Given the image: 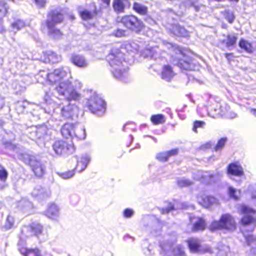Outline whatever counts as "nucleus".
Segmentation results:
<instances>
[{"instance_id": "obj_1", "label": "nucleus", "mask_w": 256, "mask_h": 256, "mask_svg": "<svg viewBox=\"0 0 256 256\" xmlns=\"http://www.w3.org/2000/svg\"><path fill=\"white\" fill-rule=\"evenodd\" d=\"M38 75L44 77L50 84H55V90L58 94L66 100L64 104H60L62 118L68 119L77 114L78 108L74 104H72L70 101L79 100L81 98V94L74 88L71 82L64 80L66 78L71 77L70 68L67 66L61 67L49 73L40 71Z\"/></svg>"}, {"instance_id": "obj_2", "label": "nucleus", "mask_w": 256, "mask_h": 256, "mask_svg": "<svg viewBox=\"0 0 256 256\" xmlns=\"http://www.w3.org/2000/svg\"><path fill=\"white\" fill-rule=\"evenodd\" d=\"M106 60L111 67L113 76L122 82L129 80L128 66L125 60L124 54L118 48H113L106 56Z\"/></svg>"}, {"instance_id": "obj_3", "label": "nucleus", "mask_w": 256, "mask_h": 256, "mask_svg": "<svg viewBox=\"0 0 256 256\" xmlns=\"http://www.w3.org/2000/svg\"><path fill=\"white\" fill-rule=\"evenodd\" d=\"M63 20L64 16L60 9L52 10L48 13L46 23L50 37L58 39L62 36L61 32L56 28L55 25L62 22Z\"/></svg>"}, {"instance_id": "obj_4", "label": "nucleus", "mask_w": 256, "mask_h": 256, "mask_svg": "<svg viewBox=\"0 0 256 256\" xmlns=\"http://www.w3.org/2000/svg\"><path fill=\"white\" fill-rule=\"evenodd\" d=\"M86 106L92 113L98 116L104 114L106 109L104 101L95 92L88 98Z\"/></svg>"}, {"instance_id": "obj_5", "label": "nucleus", "mask_w": 256, "mask_h": 256, "mask_svg": "<svg viewBox=\"0 0 256 256\" xmlns=\"http://www.w3.org/2000/svg\"><path fill=\"white\" fill-rule=\"evenodd\" d=\"M236 228V224L234 218L230 214H222L219 220L213 221L210 226L211 231L217 230H232Z\"/></svg>"}, {"instance_id": "obj_6", "label": "nucleus", "mask_w": 256, "mask_h": 256, "mask_svg": "<svg viewBox=\"0 0 256 256\" xmlns=\"http://www.w3.org/2000/svg\"><path fill=\"white\" fill-rule=\"evenodd\" d=\"M170 240L161 242L160 246L155 244H150L147 250H144L146 254H150L151 256H170Z\"/></svg>"}, {"instance_id": "obj_7", "label": "nucleus", "mask_w": 256, "mask_h": 256, "mask_svg": "<svg viewBox=\"0 0 256 256\" xmlns=\"http://www.w3.org/2000/svg\"><path fill=\"white\" fill-rule=\"evenodd\" d=\"M42 226L38 223H32L30 226H24L22 228L20 240L24 241L27 238L33 236L40 237L42 233Z\"/></svg>"}, {"instance_id": "obj_8", "label": "nucleus", "mask_w": 256, "mask_h": 256, "mask_svg": "<svg viewBox=\"0 0 256 256\" xmlns=\"http://www.w3.org/2000/svg\"><path fill=\"white\" fill-rule=\"evenodd\" d=\"M120 22L124 26L136 33L140 32L144 27L143 22L136 16L133 15L122 16Z\"/></svg>"}, {"instance_id": "obj_9", "label": "nucleus", "mask_w": 256, "mask_h": 256, "mask_svg": "<svg viewBox=\"0 0 256 256\" xmlns=\"http://www.w3.org/2000/svg\"><path fill=\"white\" fill-rule=\"evenodd\" d=\"M238 210L242 214H244L240 220L242 224L244 226L250 224L254 226L256 224V218L252 216L256 212L254 210L247 206L242 204L240 206Z\"/></svg>"}, {"instance_id": "obj_10", "label": "nucleus", "mask_w": 256, "mask_h": 256, "mask_svg": "<svg viewBox=\"0 0 256 256\" xmlns=\"http://www.w3.org/2000/svg\"><path fill=\"white\" fill-rule=\"evenodd\" d=\"M52 148L58 155L71 154L74 150V145L68 144L66 142L62 140L55 142Z\"/></svg>"}, {"instance_id": "obj_11", "label": "nucleus", "mask_w": 256, "mask_h": 256, "mask_svg": "<svg viewBox=\"0 0 256 256\" xmlns=\"http://www.w3.org/2000/svg\"><path fill=\"white\" fill-rule=\"evenodd\" d=\"M210 104L208 106V114L212 118L222 116L226 114V109L222 106L220 102L217 100H210Z\"/></svg>"}, {"instance_id": "obj_12", "label": "nucleus", "mask_w": 256, "mask_h": 256, "mask_svg": "<svg viewBox=\"0 0 256 256\" xmlns=\"http://www.w3.org/2000/svg\"><path fill=\"white\" fill-rule=\"evenodd\" d=\"M27 162V160L24 161ZM30 166L34 173L35 175L38 177L42 176L46 172V163L40 160L34 158H30L28 160Z\"/></svg>"}, {"instance_id": "obj_13", "label": "nucleus", "mask_w": 256, "mask_h": 256, "mask_svg": "<svg viewBox=\"0 0 256 256\" xmlns=\"http://www.w3.org/2000/svg\"><path fill=\"white\" fill-rule=\"evenodd\" d=\"M222 176V172H217L216 173L212 174H211L210 172H206L200 174V176H198L196 178L194 176V178L200 180L202 183L208 184L215 182L220 180Z\"/></svg>"}, {"instance_id": "obj_14", "label": "nucleus", "mask_w": 256, "mask_h": 256, "mask_svg": "<svg viewBox=\"0 0 256 256\" xmlns=\"http://www.w3.org/2000/svg\"><path fill=\"white\" fill-rule=\"evenodd\" d=\"M49 130L44 125L40 126L34 128V130L31 132L32 136H34V138L45 140L49 136Z\"/></svg>"}, {"instance_id": "obj_15", "label": "nucleus", "mask_w": 256, "mask_h": 256, "mask_svg": "<svg viewBox=\"0 0 256 256\" xmlns=\"http://www.w3.org/2000/svg\"><path fill=\"white\" fill-rule=\"evenodd\" d=\"M70 60L73 64L80 68H86L88 65L87 60L84 56L80 54H72Z\"/></svg>"}, {"instance_id": "obj_16", "label": "nucleus", "mask_w": 256, "mask_h": 256, "mask_svg": "<svg viewBox=\"0 0 256 256\" xmlns=\"http://www.w3.org/2000/svg\"><path fill=\"white\" fill-rule=\"evenodd\" d=\"M50 194L48 188H42L40 186H36L32 192V196L41 200L49 197Z\"/></svg>"}, {"instance_id": "obj_17", "label": "nucleus", "mask_w": 256, "mask_h": 256, "mask_svg": "<svg viewBox=\"0 0 256 256\" xmlns=\"http://www.w3.org/2000/svg\"><path fill=\"white\" fill-rule=\"evenodd\" d=\"M197 200L200 204L207 208L217 204L218 203V200L212 196H204L201 199L198 197Z\"/></svg>"}, {"instance_id": "obj_18", "label": "nucleus", "mask_w": 256, "mask_h": 256, "mask_svg": "<svg viewBox=\"0 0 256 256\" xmlns=\"http://www.w3.org/2000/svg\"><path fill=\"white\" fill-rule=\"evenodd\" d=\"M72 134L73 138H76L78 140H84L86 137L84 126L80 124H76L74 126Z\"/></svg>"}, {"instance_id": "obj_19", "label": "nucleus", "mask_w": 256, "mask_h": 256, "mask_svg": "<svg viewBox=\"0 0 256 256\" xmlns=\"http://www.w3.org/2000/svg\"><path fill=\"white\" fill-rule=\"evenodd\" d=\"M228 173L233 176H240L244 174V170L240 164L232 163L228 166Z\"/></svg>"}, {"instance_id": "obj_20", "label": "nucleus", "mask_w": 256, "mask_h": 256, "mask_svg": "<svg viewBox=\"0 0 256 256\" xmlns=\"http://www.w3.org/2000/svg\"><path fill=\"white\" fill-rule=\"evenodd\" d=\"M174 75L175 74L170 66L168 64L163 66L161 72V77L163 80L170 82Z\"/></svg>"}, {"instance_id": "obj_21", "label": "nucleus", "mask_w": 256, "mask_h": 256, "mask_svg": "<svg viewBox=\"0 0 256 256\" xmlns=\"http://www.w3.org/2000/svg\"><path fill=\"white\" fill-rule=\"evenodd\" d=\"M46 215L50 219L57 220L60 216L58 206L55 204H52L49 206L46 211Z\"/></svg>"}, {"instance_id": "obj_22", "label": "nucleus", "mask_w": 256, "mask_h": 256, "mask_svg": "<svg viewBox=\"0 0 256 256\" xmlns=\"http://www.w3.org/2000/svg\"><path fill=\"white\" fill-rule=\"evenodd\" d=\"M90 160V157L88 154H82L77 161L76 168L79 172H82L86 169Z\"/></svg>"}, {"instance_id": "obj_23", "label": "nucleus", "mask_w": 256, "mask_h": 256, "mask_svg": "<svg viewBox=\"0 0 256 256\" xmlns=\"http://www.w3.org/2000/svg\"><path fill=\"white\" fill-rule=\"evenodd\" d=\"M170 30L174 34L178 36H187L188 35V31L178 24H172Z\"/></svg>"}, {"instance_id": "obj_24", "label": "nucleus", "mask_w": 256, "mask_h": 256, "mask_svg": "<svg viewBox=\"0 0 256 256\" xmlns=\"http://www.w3.org/2000/svg\"><path fill=\"white\" fill-rule=\"evenodd\" d=\"M188 248L192 252L198 253L200 252V241L195 238H190L187 240Z\"/></svg>"}, {"instance_id": "obj_25", "label": "nucleus", "mask_w": 256, "mask_h": 256, "mask_svg": "<svg viewBox=\"0 0 256 256\" xmlns=\"http://www.w3.org/2000/svg\"><path fill=\"white\" fill-rule=\"evenodd\" d=\"M178 154L177 149H173L167 152H160L156 155V158L161 162H166L170 156L176 155Z\"/></svg>"}, {"instance_id": "obj_26", "label": "nucleus", "mask_w": 256, "mask_h": 256, "mask_svg": "<svg viewBox=\"0 0 256 256\" xmlns=\"http://www.w3.org/2000/svg\"><path fill=\"white\" fill-rule=\"evenodd\" d=\"M74 125L71 124H64L61 128V133L62 135L66 138L68 136L73 138L72 131Z\"/></svg>"}, {"instance_id": "obj_27", "label": "nucleus", "mask_w": 256, "mask_h": 256, "mask_svg": "<svg viewBox=\"0 0 256 256\" xmlns=\"http://www.w3.org/2000/svg\"><path fill=\"white\" fill-rule=\"evenodd\" d=\"M124 48L128 52H135L138 51L139 46L138 44L134 41H129L126 42L123 44Z\"/></svg>"}, {"instance_id": "obj_28", "label": "nucleus", "mask_w": 256, "mask_h": 256, "mask_svg": "<svg viewBox=\"0 0 256 256\" xmlns=\"http://www.w3.org/2000/svg\"><path fill=\"white\" fill-rule=\"evenodd\" d=\"M78 12L81 18L86 20L92 19L96 14L95 12H90L87 10H83L80 8H78Z\"/></svg>"}, {"instance_id": "obj_29", "label": "nucleus", "mask_w": 256, "mask_h": 256, "mask_svg": "<svg viewBox=\"0 0 256 256\" xmlns=\"http://www.w3.org/2000/svg\"><path fill=\"white\" fill-rule=\"evenodd\" d=\"M163 44L168 49H172V50L174 51L176 54H180L184 58V52L181 48L176 44H174L172 43H170L166 41L163 42Z\"/></svg>"}, {"instance_id": "obj_30", "label": "nucleus", "mask_w": 256, "mask_h": 256, "mask_svg": "<svg viewBox=\"0 0 256 256\" xmlns=\"http://www.w3.org/2000/svg\"><path fill=\"white\" fill-rule=\"evenodd\" d=\"M236 40L237 37L234 34H228L226 39L222 40V42L226 44V48L230 50V48L236 44Z\"/></svg>"}, {"instance_id": "obj_31", "label": "nucleus", "mask_w": 256, "mask_h": 256, "mask_svg": "<svg viewBox=\"0 0 256 256\" xmlns=\"http://www.w3.org/2000/svg\"><path fill=\"white\" fill-rule=\"evenodd\" d=\"M246 242L248 246L250 247V252L256 256V240L252 236L246 238Z\"/></svg>"}, {"instance_id": "obj_32", "label": "nucleus", "mask_w": 256, "mask_h": 256, "mask_svg": "<svg viewBox=\"0 0 256 256\" xmlns=\"http://www.w3.org/2000/svg\"><path fill=\"white\" fill-rule=\"evenodd\" d=\"M176 64L182 69L185 70H192L194 69V66L192 64L190 60L180 59L178 60Z\"/></svg>"}, {"instance_id": "obj_33", "label": "nucleus", "mask_w": 256, "mask_h": 256, "mask_svg": "<svg viewBox=\"0 0 256 256\" xmlns=\"http://www.w3.org/2000/svg\"><path fill=\"white\" fill-rule=\"evenodd\" d=\"M132 8L137 13L140 15H146L148 12V8L146 6L138 2H134Z\"/></svg>"}, {"instance_id": "obj_34", "label": "nucleus", "mask_w": 256, "mask_h": 256, "mask_svg": "<svg viewBox=\"0 0 256 256\" xmlns=\"http://www.w3.org/2000/svg\"><path fill=\"white\" fill-rule=\"evenodd\" d=\"M205 221L202 218H198L194 222L192 230H202L206 228Z\"/></svg>"}, {"instance_id": "obj_35", "label": "nucleus", "mask_w": 256, "mask_h": 256, "mask_svg": "<svg viewBox=\"0 0 256 256\" xmlns=\"http://www.w3.org/2000/svg\"><path fill=\"white\" fill-rule=\"evenodd\" d=\"M26 26L25 22L22 20H16L11 24L12 30L14 32H17Z\"/></svg>"}, {"instance_id": "obj_36", "label": "nucleus", "mask_w": 256, "mask_h": 256, "mask_svg": "<svg viewBox=\"0 0 256 256\" xmlns=\"http://www.w3.org/2000/svg\"><path fill=\"white\" fill-rule=\"evenodd\" d=\"M150 120L153 124L157 125L164 123L166 122V118L163 114H158L152 115L150 118Z\"/></svg>"}, {"instance_id": "obj_37", "label": "nucleus", "mask_w": 256, "mask_h": 256, "mask_svg": "<svg viewBox=\"0 0 256 256\" xmlns=\"http://www.w3.org/2000/svg\"><path fill=\"white\" fill-rule=\"evenodd\" d=\"M46 54L49 61L52 63L58 62L61 60V56L52 51L48 50Z\"/></svg>"}, {"instance_id": "obj_38", "label": "nucleus", "mask_w": 256, "mask_h": 256, "mask_svg": "<svg viewBox=\"0 0 256 256\" xmlns=\"http://www.w3.org/2000/svg\"><path fill=\"white\" fill-rule=\"evenodd\" d=\"M170 245L171 246V248L170 249V256L172 254L174 256H184V248L180 245L177 246L174 248H172V244H170Z\"/></svg>"}, {"instance_id": "obj_39", "label": "nucleus", "mask_w": 256, "mask_h": 256, "mask_svg": "<svg viewBox=\"0 0 256 256\" xmlns=\"http://www.w3.org/2000/svg\"><path fill=\"white\" fill-rule=\"evenodd\" d=\"M20 252L24 254V256H41L39 250L36 249H28L20 250Z\"/></svg>"}, {"instance_id": "obj_40", "label": "nucleus", "mask_w": 256, "mask_h": 256, "mask_svg": "<svg viewBox=\"0 0 256 256\" xmlns=\"http://www.w3.org/2000/svg\"><path fill=\"white\" fill-rule=\"evenodd\" d=\"M124 0H114L113 7L118 12H122L124 9Z\"/></svg>"}, {"instance_id": "obj_41", "label": "nucleus", "mask_w": 256, "mask_h": 256, "mask_svg": "<svg viewBox=\"0 0 256 256\" xmlns=\"http://www.w3.org/2000/svg\"><path fill=\"white\" fill-rule=\"evenodd\" d=\"M239 46L242 48L244 50L248 52H252V48L251 44L248 41H246L243 39L240 40V41Z\"/></svg>"}, {"instance_id": "obj_42", "label": "nucleus", "mask_w": 256, "mask_h": 256, "mask_svg": "<svg viewBox=\"0 0 256 256\" xmlns=\"http://www.w3.org/2000/svg\"><path fill=\"white\" fill-rule=\"evenodd\" d=\"M74 170H68L62 172H58V176L63 179H68L72 178L74 175Z\"/></svg>"}, {"instance_id": "obj_43", "label": "nucleus", "mask_w": 256, "mask_h": 256, "mask_svg": "<svg viewBox=\"0 0 256 256\" xmlns=\"http://www.w3.org/2000/svg\"><path fill=\"white\" fill-rule=\"evenodd\" d=\"M8 6L4 0L0 1V18L4 16L8 12Z\"/></svg>"}, {"instance_id": "obj_44", "label": "nucleus", "mask_w": 256, "mask_h": 256, "mask_svg": "<svg viewBox=\"0 0 256 256\" xmlns=\"http://www.w3.org/2000/svg\"><path fill=\"white\" fill-rule=\"evenodd\" d=\"M19 206L24 210H30L32 207V203L26 199H22L20 202Z\"/></svg>"}, {"instance_id": "obj_45", "label": "nucleus", "mask_w": 256, "mask_h": 256, "mask_svg": "<svg viewBox=\"0 0 256 256\" xmlns=\"http://www.w3.org/2000/svg\"><path fill=\"white\" fill-rule=\"evenodd\" d=\"M228 194L230 198L234 200H238L240 194V191L237 190L233 188L230 186L228 188Z\"/></svg>"}, {"instance_id": "obj_46", "label": "nucleus", "mask_w": 256, "mask_h": 256, "mask_svg": "<svg viewBox=\"0 0 256 256\" xmlns=\"http://www.w3.org/2000/svg\"><path fill=\"white\" fill-rule=\"evenodd\" d=\"M178 184L180 187H184L190 186L192 184V182L184 178H178L177 180Z\"/></svg>"}, {"instance_id": "obj_47", "label": "nucleus", "mask_w": 256, "mask_h": 256, "mask_svg": "<svg viewBox=\"0 0 256 256\" xmlns=\"http://www.w3.org/2000/svg\"><path fill=\"white\" fill-rule=\"evenodd\" d=\"M156 52L155 50L152 48V50H146L144 52V57L156 58Z\"/></svg>"}, {"instance_id": "obj_48", "label": "nucleus", "mask_w": 256, "mask_h": 256, "mask_svg": "<svg viewBox=\"0 0 256 256\" xmlns=\"http://www.w3.org/2000/svg\"><path fill=\"white\" fill-rule=\"evenodd\" d=\"M224 16L226 19L230 22L232 23L234 18V14L229 10H225L224 11Z\"/></svg>"}, {"instance_id": "obj_49", "label": "nucleus", "mask_w": 256, "mask_h": 256, "mask_svg": "<svg viewBox=\"0 0 256 256\" xmlns=\"http://www.w3.org/2000/svg\"><path fill=\"white\" fill-rule=\"evenodd\" d=\"M227 138H221L218 142L216 145L214 147V150L216 151H218L220 150L224 146Z\"/></svg>"}, {"instance_id": "obj_50", "label": "nucleus", "mask_w": 256, "mask_h": 256, "mask_svg": "<svg viewBox=\"0 0 256 256\" xmlns=\"http://www.w3.org/2000/svg\"><path fill=\"white\" fill-rule=\"evenodd\" d=\"M134 214V211L130 208H127L124 210L123 216L124 218H132Z\"/></svg>"}, {"instance_id": "obj_51", "label": "nucleus", "mask_w": 256, "mask_h": 256, "mask_svg": "<svg viewBox=\"0 0 256 256\" xmlns=\"http://www.w3.org/2000/svg\"><path fill=\"white\" fill-rule=\"evenodd\" d=\"M14 224V219L12 216H8L6 218V228L7 229L12 228Z\"/></svg>"}, {"instance_id": "obj_52", "label": "nucleus", "mask_w": 256, "mask_h": 256, "mask_svg": "<svg viewBox=\"0 0 256 256\" xmlns=\"http://www.w3.org/2000/svg\"><path fill=\"white\" fill-rule=\"evenodd\" d=\"M8 177V172L1 166H0V179L2 181H5Z\"/></svg>"}, {"instance_id": "obj_53", "label": "nucleus", "mask_w": 256, "mask_h": 256, "mask_svg": "<svg viewBox=\"0 0 256 256\" xmlns=\"http://www.w3.org/2000/svg\"><path fill=\"white\" fill-rule=\"evenodd\" d=\"M205 124V123L202 121L196 120L194 122L192 130L194 132H197V128H202Z\"/></svg>"}, {"instance_id": "obj_54", "label": "nucleus", "mask_w": 256, "mask_h": 256, "mask_svg": "<svg viewBox=\"0 0 256 256\" xmlns=\"http://www.w3.org/2000/svg\"><path fill=\"white\" fill-rule=\"evenodd\" d=\"M74 85H73L72 84V86H73L74 88L79 93L77 90H76V89L78 88H80L82 86V82L78 80H76L74 82Z\"/></svg>"}, {"instance_id": "obj_55", "label": "nucleus", "mask_w": 256, "mask_h": 256, "mask_svg": "<svg viewBox=\"0 0 256 256\" xmlns=\"http://www.w3.org/2000/svg\"><path fill=\"white\" fill-rule=\"evenodd\" d=\"M174 209V206L172 205V204H170V206H168V207L164 208H162V214H168V213L170 212V211Z\"/></svg>"}, {"instance_id": "obj_56", "label": "nucleus", "mask_w": 256, "mask_h": 256, "mask_svg": "<svg viewBox=\"0 0 256 256\" xmlns=\"http://www.w3.org/2000/svg\"><path fill=\"white\" fill-rule=\"evenodd\" d=\"M126 30L122 29H118L115 32V36L116 37H122L125 35Z\"/></svg>"}, {"instance_id": "obj_57", "label": "nucleus", "mask_w": 256, "mask_h": 256, "mask_svg": "<svg viewBox=\"0 0 256 256\" xmlns=\"http://www.w3.org/2000/svg\"><path fill=\"white\" fill-rule=\"evenodd\" d=\"M36 5L39 8H42L44 6L46 1V0H34Z\"/></svg>"}, {"instance_id": "obj_58", "label": "nucleus", "mask_w": 256, "mask_h": 256, "mask_svg": "<svg viewBox=\"0 0 256 256\" xmlns=\"http://www.w3.org/2000/svg\"><path fill=\"white\" fill-rule=\"evenodd\" d=\"M204 252L210 253H212V252L211 248L207 246L204 247Z\"/></svg>"}, {"instance_id": "obj_59", "label": "nucleus", "mask_w": 256, "mask_h": 256, "mask_svg": "<svg viewBox=\"0 0 256 256\" xmlns=\"http://www.w3.org/2000/svg\"><path fill=\"white\" fill-rule=\"evenodd\" d=\"M4 30V28L2 25V22L1 18H0V32H2Z\"/></svg>"}, {"instance_id": "obj_60", "label": "nucleus", "mask_w": 256, "mask_h": 256, "mask_svg": "<svg viewBox=\"0 0 256 256\" xmlns=\"http://www.w3.org/2000/svg\"><path fill=\"white\" fill-rule=\"evenodd\" d=\"M226 58L229 60L232 56V54H224Z\"/></svg>"}, {"instance_id": "obj_61", "label": "nucleus", "mask_w": 256, "mask_h": 256, "mask_svg": "<svg viewBox=\"0 0 256 256\" xmlns=\"http://www.w3.org/2000/svg\"><path fill=\"white\" fill-rule=\"evenodd\" d=\"M102 1L107 5H108L110 0H102Z\"/></svg>"}, {"instance_id": "obj_62", "label": "nucleus", "mask_w": 256, "mask_h": 256, "mask_svg": "<svg viewBox=\"0 0 256 256\" xmlns=\"http://www.w3.org/2000/svg\"><path fill=\"white\" fill-rule=\"evenodd\" d=\"M251 112H252L253 114L256 116V110L252 109Z\"/></svg>"}, {"instance_id": "obj_63", "label": "nucleus", "mask_w": 256, "mask_h": 256, "mask_svg": "<svg viewBox=\"0 0 256 256\" xmlns=\"http://www.w3.org/2000/svg\"><path fill=\"white\" fill-rule=\"evenodd\" d=\"M4 102L2 100H1L0 102V108H2V106H4Z\"/></svg>"}, {"instance_id": "obj_64", "label": "nucleus", "mask_w": 256, "mask_h": 256, "mask_svg": "<svg viewBox=\"0 0 256 256\" xmlns=\"http://www.w3.org/2000/svg\"><path fill=\"white\" fill-rule=\"evenodd\" d=\"M252 200H255L256 201V195H252Z\"/></svg>"}]
</instances>
